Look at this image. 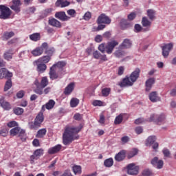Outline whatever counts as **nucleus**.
<instances>
[{
    "label": "nucleus",
    "instance_id": "1",
    "mask_svg": "<svg viewBox=\"0 0 176 176\" xmlns=\"http://www.w3.org/2000/svg\"><path fill=\"white\" fill-rule=\"evenodd\" d=\"M140 72H141L140 68H136L129 76H126L119 84L120 87H130V86H133L137 82V79L140 78Z\"/></svg>",
    "mask_w": 176,
    "mask_h": 176
},
{
    "label": "nucleus",
    "instance_id": "2",
    "mask_svg": "<svg viewBox=\"0 0 176 176\" xmlns=\"http://www.w3.org/2000/svg\"><path fill=\"white\" fill-rule=\"evenodd\" d=\"M43 120V112L38 113L34 120V122H29L28 125L30 129H31L32 130H36V129L41 127V124H42Z\"/></svg>",
    "mask_w": 176,
    "mask_h": 176
},
{
    "label": "nucleus",
    "instance_id": "3",
    "mask_svg": "<svg viewBox=\"0 0 176 176\" xmlns=\"http://www.w3.org/2000/svg\"><path fill=\"white\" fill-rule=\"evenodd\" d=\"M79 135L76 133H64L63 135V144L69 145L74 140H78Z\"/></svg>",
    "mask_w": 176,
    "mask_h": 176
},
{
    "label": "nucleus",
    "instance_id": "4",
    "mask_svg": "<svg viewBox=\"0 0 176 176\" xmlns=\"http://www.w3.org/2000/svg\"><path fill=\"white\" fill-rule=\"evenodd\" d=\"M12 15V10L8 7L0 5V19L2 20H8Z\"/></svg>",
    "mask_w": 176,
    "mask_h": 176
},
{
    "label": "nucleus",
    "instance_id": "5",
    "mask_svg": "<svg viewBox=\"0 0 176 176\" xmlns=\"http://www.w3.org/2000/svg\"><path fill=\"white\" fill-rule=\"evenodd\" d=\"M49 47L47 43H43L41 46L36 47L34 50L32 51V54L36 57L38 56H42L43 54V52L46 50Z\"/></svg>",
    "mask_w": 176,
    "mask_h": 176
},
{
    "label": "nucleus",
    "instance_id": "6",
    "mask_svg": "<svg viewBox=\"0 0 176 176\" xmlns=\"http://www.w3.org/2000/svg\"><path fill=\"white\" fill-rule=\"evenodd\" d=\"M138 170H140V167L134 163L129 164L126 166L127 174L129 175H137L138 174Z\"/></svg>",
    "mask_w": 176,
    "mask_h": 176
},
{
    "label": "nucleus",
    "instance_id": "7",
    "mask_svg": "<svg viewBox=\"0 0 176 176\" xmlns=\"http://www.w3.org/2000/svg\"><path fill=\"white\" fill-rule=\"evenodd\" d=\"M151 164H152L153 167L155 168H157V170H161V168L164 166V162L162 160H159V157H155L151 161Z\"/></svg>",
    "mask_w": 176,
    "mask_h": 176
},
{
    "label": "nucleus",
    "instance_id": "8",
    "mask_svg": "<svg viewBox=\"0 0 176 176\" xmlns=\"http://www.w3.org/2000/svg\"><path fill=\"white\" fill-rule=\"evenodd\" d=\"M118 45H119V43L115 40L108 42L105 47L107 54H112L113 49H115Z\"/></svg>",
    "mask_w": 176,
    "mask_h": 176
},
{
    "label": "nucleus",
    "instance_id": "9",
    "mask_svg": "<svg viewBox=\"0 0 176 176\" xmlns=\"http://www.w3.org/2000/svg\"><path fill=\"white\" fill-rule=\"evenodd\" d=\"M43 152H44L43 148H38L34 151V152L33 153V155L30 156L31 163H34L35 160H38V159H39L41 156H43Z\"/></svg>",
    "mask_w": 176,
    "mask_h": 176
},
{
    "label": "nucleus",
    "instance_id": "10",
    "mask_svg": "<svg viewBox=\"0 0 176 176\" xmlns=\"http://www.w3.org/2000/svg\"><path fill=\"white\" fill-rule=\"evenodd\" d=\"M151 119L154 120L157 124H162L166 120V116L164 114L152 115Z\"/></svg>",
    "mask_w": 176,
    "mask_h": 176
},
{
    "label": "nucleus",
    "instance_id": "11",
    "mask_svg": "<svg viewBox=\"0 0 176 176\" xmlns=\"http://www.w3.org/2000/svg\"><path fill=\"white\" fill-rule=\"evenodd\" d=\"M142 25L144 27L143 31L146 32L151 31V25H152V22L148 19L146 16H144L142 19Z\"/></svg>",
    "mask_w": 176,
    "mask_h": 176
},
{
    "label": "nucleus",
    "instance_id": "12",
    "mask_svg": "<svg viewBox=\"0 0 176 176\" xmlns=\"http://www.w3.org/2000/svg\"><path fill=\"white\" fill-rule=\"evenodd\" d=\"M98 24H111V19L105 14H102L97 20Z\"/></svg>",
    "mask_w": 176,
    "mask_h": 176
},
{
    "label": "nucleus",
    "instance_id": "13",
    "mask_svg": "<svg viewBox=\"0 0 176 176\" xmlns=\"http://www.w3.org/2000/svg\"><path fill=\"white\" fill-rule=\"evenodd\" d=\"M55 17L56 19L60 20V21H68V20L71 19L70 16H67V14H65V12L64 11L56 12Z\"/></svg>",
    "mask_w": 176,
    "mask_h": 176
},
{
    "label": "nucleus",
    "instance_id": "14",
    "mask_svg": "<svg viewBox=\"0 0 176 176\" xmlns=\"http://www.w3.org/2000/svg\"><path fill=\"white\" fill-rule=\"evenodd\" d=\"M174 45L173 43H168L162 47V56L165 58L168 57L170 54V51L173 50V47Z\"/></svg>",
    "mask_w": 176,
    "mask_h": 176
},
{
    "label": "nucleus",
    "instance_id": "15",
    "mask_svg": "<svg viewBox=\"0 0 176 176\" xmlns=\"http://www.w3.org/2000/svg\"><path fill=\"white\" fill-rule=\"evenodd\" d=\"M49 75L50 79H51L52 80H54L56 79H58V78H61V76L58 75V73H57V69H56L54 66L50 67Z\"/></svg>",
    "mask_w": 176,
    "mask_h": 176
},
{
    "label": "nucleus",
    "instance_id": "16",
    "mask_svg": "<svg viewBox=\"0 0 176 176\" xmlns=\"http://www.w3.org/2000/svg\"><path fill=\"white\" fill-rule=\"evenodd\" d=\"M20 6H21V1L20 0H12V5L10 8L14 11L15 13H20Z\"/></svg>",
    "mask_w": 176,
    "mask_h": 176
},
{
    "label": "nucleus",
    "instance_id": "17",
    "mask_svg": "<svg viewBox=\"0 0 176 176\" xmlns=\"http://www.w3.org/2000/svg\"><path fill=\"white\" fill-rule=\"evenodd\" d=\"M13 74L9 72L6 68L0 69V79H3V78H12Z\"/></svg>",
    "mask_w": 176,
    "mask_h": 176
},
{
    "label": "nucleus",
    "instance_id": "18",
    "mask_svg": "<svg viewBox=\"0 0 176 176\" xmlns=\"http://www.w3.org/2000/svg\"><path fill=\"white\" fill-rule=\"evenodd\" d=\"M48 23L52 27H55L56 28H61L62 27L61 22L54 18L49 19Z\"/></svg>",
    "mask_w": 176,
    "mask_h": 176
},
{
    "label": "nucleus",
    "instance_id": "19",
    "mask_svg": "<svg viewBox=\"0 0 176 176\" xmlns=\"http://www.w3.org/2000/svg\"><path fill=\"white\" fill-rule=\"evenodd\" d=\"M61 148H63V146L61 144H57L53 147H51L48 149V153L49 155H54L55 153H57L61 151Z\"/></svg>",
    "mask_w": 176,
    "mask_h": 176
},
{
    "label": "nucleus",
    "instance_id": "20",
    "mask_svg": "<svg viewBox=\"0 0 176 176\" xmlns=\"http://www.w3.org/2000/svg\"><path fill=\"white\" fill-rule=\"evenodd\" d=\"M74 89H75V82H70L65 88L64 94H65V96H69V94L74 91Z\"/></svg>",
    "mask_w": 176,
    "mask_h": 176
},
{
    "label": "nucleus",
    "instance_id": "21",
    "mask_svg": "<svg viewBox=\"0 0 176 176\" xmlns=\"http://www.w3.org/2000/svg\"><path fill=\"white\" fill-rule=\"evenodd\" d=\"M155 82L156 80L155 79V78H148L146 81V91H151V89H152V86L155 85Z\"/></svg>",
    "mask_w": 176,
    "mask_h": 176
},
{
    "label": "nucleus",
    "instance_id": "22",
    "mask_svg": "<svg viewBox=\"0 0 176 176\" xmlns=\"http://www.w3.org/2000/svg\"><path fill=\"white\" fill-rule=\"evenodd\" d=\"M81 129L80 126H66L64 133H79Z\"/></svg>",
    "mask_w": 176,
    "mask_h": 176
},
{
    "label": "nucleus",
    "instance_id": "23",
    "mask_svg": "<svg viewBox=\"0 0 176 176\" xmlns=\"http://www.w3.org/2000/svg\"><path fill=\"white\" fill-rule=\"evenodd\" d=\"M13 54H14V52L12 49L6 51L3 54L4 60H6L7 61H10V60L13 58Z\"/></svg>",
    "mask_w": 176,
    "mask_h": 176
},
{
    "label": "nucleus",
    "instance_id": "24",
    "mask_svg": "<svg viewBox=\"0 0 176 176\" xmlns=\"http://www.w3.org/2000/svg\"><path fill=\"white\" fill-rule=\"evenodd\" d=\"M113 54L117 58H123L127 54L119 46L118 50H116Z\"/></svg>",
    "mask_w": 176,
    "mask_h": 176
},
{
    "label": "nucleus",
    "instance_id": "25",
    "mask_svg": "<svg viewBox=\"0 0 176 176\" xmlns=\"http://www.w3.org/2000/svg\"><path fill=\"white\" fill-rule=\"evenodd\" d=\"M131 40L129 38H125L122 43L120 45V49H130L131 47Z\"/></svg>",
    "mask_w": 176,
    "mask_h": 176
},
{
    "label": "nucleus",
    "instance_id": "26",
    "mask_svg": "<svg viewBox=\"0 0 176 176\" xmlns=\"http://www.w3.org/2000/svg\"><path fill=\"white\" fill-rule=\"evenodd\" d=\"M124 157H126V151L122 150L116 155L115 160L122 162V160H124Z\"/></svg>",
    "mask_w": 176,
    "mask_h": 176
},
{
    "label": "nucleus",
    "instance_id": "27",
    "mask_svg": "<svg viewBox=\"0 0 176 176\" xmlns=\"http://www.w3.org/2000/svg\"><path fill=\"white\" fill-rule=\"evenodd\" d=\"M149 100L151 102H157V101H160V97L157 96V91H153L149 94Z\"/></svg>",
    "mask_w": 176,
    "mask_h": 176
},
{
    "label": "nucleus",
    "instance_id": "28",
    "mask_svg": "<svg viewBox=\"0 0 176 176\" xmlns=\"http://www.w3.org/2000/svg\"><path fill=\"white\" fill-rule=\"evenodd\" d=\"M0 106L2 107L5 111H9L10 109H12V106L8 102L5 101L3 99H0Z\"/></svg>",
    "mask_w": 176,
    "mask_h": 176
},
{
    "label": "nucleus",
    "instance_id": "29",
    "mask_svg": "<svg viewBox=\"0 0 176 176\" xmlns=\"http://www.w3.org/2000/svg\"><path fill=\"white\" fill-rule=\"evenodd\" d=\"M37 66V72H39V74H43L45 71H46L47 66H46V64L41 63H36Z\"/></svg>",
    "mask_w": 176,
    "mask_h": 176
},
{
    "label": "nucleus",
    "instance_id": "30",
    "mask_svg": "<svg viewBox=\"0 0 176 176\" xmlns=\"http://www.w3.org/2000/svg\"><path fill=\"white\" fill-rule=\"evenodd\" d=\"M69 1L67 0H57L55 5L56 6L60 8H65L67 6H69Z\"/></svg>",
    "mask_w": 176,
    "mask_h": 176
},
{
    "label": "nucleus",
    "instance_id": "31",
    "mask_svg": "<svg viewBox=\"0 0 176 176\" xmlns=\"http://www.w3.org/2000/svg\"><path fill=\"white\" fill-rule=\"evenodd\" d=\"M120 25L121 29L127 30V28H130V27H131V23H130L129 21L126 19H122L120 23Z\"/></svg>",
    "mask_w": 176,
    "mask_h": 176
},
{
    "label": "nucleus",
    "instance_id": "32",
    "mask_svg": "<svg viewBox=\"0 0 176 176\" xmlns=\"http://www.w3.org/2000/svg\"><path fill=\"white\" fill-rule=\"evenodd\" d=\"M147 16L151 21L156 20V11L152 9L147 10Z\"/></svg>",
    "mask_w": 176,
    "mask_h": 176
},
{
    "label": "nucleus",
    "instance_id": "33",
    "mask_svg": "<svg viewBox=\"0 0 176 176\" xmlns=\"http://www.w3.org/2000/svg\"><path fill=\"white\" fill-rule=\"evenodd\" d=\"M52 58L50 56H44L41 58H39L37 60L35 61V63H41L42 64H47L50 61Z\"/></svg>",
    "mask_w": 176,
    "mask_h": 176
},
{
    "label": "nucleus",
    "instance_id": "34",
    "mask_svg": "<svg viewBox=\"0 0 176 176\" xmlns=\"http://www.w3.org/2000/svg\"><path fill=\"white\" fill-rule=\"evenodd\" d=\"M30 39L33 41V42H38L41 40V34L40 33H34L30 35Z\"/></svg>",
    "mask_w": 176,
    "mask_h": 176
},
{
    "label": "nucleus",
    "instance_id": "35",
    "mask_svg": "<svg viewBox=\"0 0 176 176\" xmlns=\"http://www.w3.org/2000/svg\"><path fill=\"white\" fill-rule=\"evenodd\" d=\"M10 135L12 137H14V135H18V137H19V138L21 140V141H25L27 140V135H25V133H11Z\"/></svg>",
    "mask_w": 176,
    "mask_h": 176
},
{
    "label": "nucleus",
    "instance_id": "36",
    "mask_svg": "<svg viewBox=\"0 0 176 176\" xmlns=\"http://www.w3.org/2000/svg\"><path fill=\"white\" fill-rule=\"evenodd\" d=\"M104 166L107 168L112 167V166H113V159L110 157L105 160L104 162Z\"/></svg>",
    "mask_w": 176,
    "mask_h": 176
},
{
    "label": "nucleus",
    "instance_id": "37",
    "mask_svg": "<svg viewBox=\"0 0 176 176\" xmlns=\"http://www.w3.org/2000/svg\"><path fill=\"white\" fill-rule=\"evenodd\" d=\"M14 36V32H6L3 34V40L8 41L10 39V38H13Z\"/></svg>",
    "mask_w": 176,
    "mask_h": 176
},
{
    "label": "nucleus",
    "instance_id": "38",
    "mask_svg": "<svg viewBox=\"0 0 176 176\" xmlns=\"http://www.w3.org/2000/svg\"><path fill=\"white\" fill-rule=\"evenodd\" d=\"M79 105V99L76 98H73L70 100V107L72 108H76Z\"/></svg>",
    "mask_w": 176,
    "mask_h": 176
},
{
    "label": "nucleus",
    "instance_id": "39",
    "mask_svg": "<svg viewBox=\"0 0 176 176\" xmlns=\"http://www.w3.org/2000/svg\"><path fill=\"white\" fill-rule=\"evenodd\" d=\"M54 105H56V102L51 99L45 104V108L46 109H53Z\"/></svg>",
    "mask_w": 176,
    "mask_h": 176
},
{
    "label": "nucleus",
    "instance_id": "40",
    "mask_svg": "<svg viewBox=\"0 0 176 176\" xmlns=\"http://www.w3.org/2000/svg\"><path fill=\"white\" fill-rule=\"evenodd\" d=\"M65 65H67V63H65V61H59V62L54 64L52 65V67H54V68L57 69V68H64V67H65Z\"/></svg>",
    "mask_w": 176,
    "mask_h": 176
},
{
    "label": "nucleus",
    "instance_id": "41",
    "mask_svg": "<svg viewBox=\"0 0 176 176\" xmlns=\"http://www.w3.org/2000/svg\"><path fill=\"white\" fill-rule=\"evenodd\" d=\"M138 153V149L133 148L128 153V158L131 159V157H134Z\"/></svg>",
    "mask_w": 176,
    "mask_h": 176
},
{
    "label": "nucleus",
    "instance_id": "42",
    "mask_svg": "<svg viewBox=\"0 0 176 176\" xmlns=\"http://www.w3.org/2000/svg\"><path fill=\"white\" fill-rule=\"evenodd\" d=\"M49 85V80L47 77H43L40 82V86L43 87L44 89Z\"/></svg>",
    "mask_w": 176,
    "mask_h": 176
},
{
    "label": "nucleus",
    "instance_id": "43",
    "mask_svg": "<svg viewBox=\"0 0 176 176\" xmlns=\"http://www.w3.org/2000/svg\"><path fill=\"white\" fill-rule=\"evenodd\" d=\"M73 171L76 175L78 174H82V167L80 166L76 165L73 166Z\"/></svg>",
    "mask_w": 176,
    "mask_h": 176
},
{
    "label": "nucleus",
    "instance_id": "44",
    "mask_svg": "<svg viewBox=\"0 0 176 176\" xmlns=\"http://www.w3.org/2000/svg\"><path fill=\"white\" fill-rule=\"evenodd\" d=\"M11 88H12V80L8 79L6 82V84H5V86H4V91H8V90H9Z\"/></svg>",
    "mask_w": 176,
    "mask_h": 176
},
{
    "label": "nucleus",
    "instance_id": "45",
    "mask_svg": "<svg viewBox=\"0 0 176 176\" xmlns=\"http://www.w3.org/2000/svg\"><path fill=\"white\" fill-rule=\"evenodd\" d=\"M43 88L42 86L39 85L36 87L35 89H34V91L36 93V94H38L39 96H42L43 94Z\"/></svg>",
    "mask_w": 176,
    "mask_h": 176
},
{
    "label": "nucleus",
    "instance_id": "46",
    "mask_svg": "<svg viewBox=\"0 0 176 176\" xmlns=\"http://www.w3.org/2000/svg\"><path fill=\"white\" fill-rule=\"evenodd\" d=\"M122 122H123V115L120 114L114 120V124H120Z\"/></svg>",
    "mask_w": 176,
    "mask_h": 176
},
{
    "label": "nucleus",
    "instance_id": "47",
    "mask_svg": "<svg viewBox=\"0 0 176 176\" xmlns=\"http://www.w3.org/2000/svg\"><path fill=\"white\" fill-rule=\"evenodd\" d=\"M14 111V113H15V115H23V113H24V109L23 108H20V107H16L15 109H13Z\"/></svg>",
    "mask_w": 176,
    "mask_h": 176
},
{
    "label": "nucleus",
    "instance_id": "48",
    "mask_svg": "<svg viewBox=\"0 0 176 176\" xmlns=\"http://www.w3.org/2000/svg\"><path fill=\"white\" fill-rule=\"evenodd\" d=\"M10 133H25V131L21 129L19 126H16L11 129Z\"/></svg>",
    "mask_w": 176,
    "mask_h": 176
},
{
    "label": "nucleus",
    "instance_id": "49",
    "mask_svg": "<svg viewBox=\"0 0 176 176\" xmlns=\"http://www.w3.org/2000/svg\"><path fill=\"white\" fill-rule=\"evenodd\" d=\"M45 50V54H47V56H50V57L52 58V56H53V54L54 53L55 50L54 47L50 48V49H46L44 50Z\"/></svg>",
    "mask_w": 176,
    "mask_h": 176
},
{
    "label": "nucleus",
    "instance_id": "50",
    "mask_svg": "<svg viewBox=\"0 0 176 176\" xmlns=\"http://www.w3.org/2000/svg\"><path fill=\"white\" fill-rule=\"evenodd\" d=\"M109 93H111V88H104L102 90L103 97H108Z\"/></svg>",
    "mask_w": 176,
    "mask_h": 176
},
{
    "label": "nucleus",
    "instance_id": "51",
    "mask_svg": "<svg viewBox=\"0 0 176 176\" xmlns=\"http://www.w3.org/2000/svg\"><path fill=\"white\" fill-rule=\"evenodd\" d=\"M162 153L164 155V159H166V157H170V155H171L170 150H168L167 148H164L162 150Z\"/></svg>",
    "mask_w": 176,
    "mask_h": 176
},
{
    "label": "nucleus",
    "instance_id": "52",
    "mask_svg": "<svg viewBox=\"0 0 176 176\" xmlns=\"http://www.w3.org/2000/svg\"><path fill=\"white\" fill-rule=\"evenodd\" d=\"M52 13V8H47L43 11V17H47Z\"/></svg>",
    "mask_w": 176,
    "mask_h": 176
},
{
    "label": "nucleus",
    "instance_id": "53",
    "mask_svg": "<svg viewBox=\"0 0 176 176\" xmlns=\"http://www.w3.org/2000/svg\"><path fill=\"white\" fill-rule=\"evenodd\" d=\"M67 14L69 16H71V17H75V15L76 14V11L74 9H70L67 11Z\"/></svg>",
    "mask_w": 176,
    "mask_h": 176
},
{
    "label": "nucleus",
    "instance_id": "54",
    "mask_svg": "<svg viewBox=\"0 0 176 176\" xmlns=\"http://www.w3.org/2000/svg\"><path fill=\"white\" fill-rule=\"evenodd\" d=\"M156 141V136H150L147 139L148 144H153Z\"/></svg>",
    "mask_w": 176,
    "mask_h": 176
},
{
    "label": "nucleus",
    "instance_id": "55",
    "mask_svg": "<svg viewBox=\"0 0 176 176\" xmlns=\"http://www.w3.org/2000/svg\"><path fill=\"white\" fill-rule=\"evenodd\" d=\"M142 175L151 176V175H152V170H151L149 169H146L142 172Z\"/></svg>",
    "mask_w": 176,
    "mask_h": 176
},
{
    "label": "nucleus",
    "instance_id": "56",
    "mask_svg": "<svg viewBox=\"0 0 176 176\" xmlns=\"http://www.w3.org/2000/svg\"><path fill=\"white\" fill-rule=\"evenodd\" d=\"M105 43H102L98 46V50L101 52V53H105Z\"/></svg>",
    "mask_w": 176,
    "mask_h": 176
},
{
    "label": "nucleus",
    "instance_id": "57",
    "mask_svg": "<svg viewBox=\"0 0 176 176\" xmlns=\"http://www.w3.org/2000/svg\"><path fill=\"white\" fill-rule=\"evenodd\" d=\"M136 16L137 14H135V12H131L128 15V20H129V21H131L134 20V19H135Z\"/></svg>",
    "mask_w": 176,
    "mask_h": 176
},
{
    "label": "nucleus",
    "instance_id": "58",
    "mask_svg": "<svg viewBox=\"0 0 176 176\" xmlns=\"http://www.w3.org/2000/svg\"><path fill=\"white\" fill-rule=\"evenodd\" d=\"M135 32H140L142 30V31H144V28H142V27L140 24L135 25Z\"/></svg>",
    "mask_w": 176,
    "mask_h": 176
},
{
    "label": "nucleus",
    "instance_id": "59",
    "mask_svg": "<svg viewBox=\"0 0 176 176\" xmlns=\"http://www.w3.org/2000/svg\"><path fill=\"white\" fill-rule=\"evenodd\" d=\"M92 104L94 107H102V102L101 100H94Z\"/></svg>",
    "mask_w": 176,
    "mask_h": 176
},
{
    "label": "nucleus",
    "instance_id": "60",
    "mask_svg": "<svg viewBox=\"0 0 176 176\" xmlns=\"http://www.w3.org/2000/svg\"><path fill=\"white\" fill-rule=\"evenodd\" d=\"M7 126L8 127H16V126H18V124L16 121H11L7 124Z\"/></svg>",
    "mask_w": 176,
    "mask_h": 176
},
{
    "label": "nucleus",
    "instance_id": "61",
    "mask_svg": "<svg viewBox=\"0 0 176 176\" xmlns=\"http://www.w3.org/2000/svg\"><path fill=\"white\" fill-rule=\"evenodd\" d=\"M124 72V67L120 66L118 68V75H119L120 76L123 75Z\"/></svg>",
    "mask_w": 176,
    "mask_h": 176
},
{
    "label": "nucleus",
    "instance_id": "62",
    "mask_svg": "<svg viewBox=\"0 0 176 176\" xmlns=\"http://www.w3.org/2000/svg\"><path fill=\"white\" fill-rule=\"evenodd\" d=\"M82 115L79 113H77L74 116V119L75 120H82Z\"/></svg>",
    "mask_w": 176,
    "mask_h": 176
},
{
    "label": "nucleus",
    "instance_id": "63",
    "mask_svg": "<svg viewBox=\"0 0 176 176\" xmlns=\"http://www.w3.org/2000/svg\"><path fill=\"white\" fill-rule=\"evenodd\" d=\"M89 19H91V13H90V12H87L84 15V20L89 21Z\"/></svg>",
    "mask_w": 176,
    "mask_h": 176
},
{
    "label": "nucleus",
    "instance_id": "64",
    "mask_svg": "<svg viewBox=\"0 0 176 176\" xmlns=\"http://www.w3.org/2000/svg\"><path fill=\"white\" fill-rule=\"evenodd\" d=\"M61 176H72V174L71 173V170H67Z\"/></svg>",
    "mask_w": 176,
    "mask_h": 176
}]
</instances>
